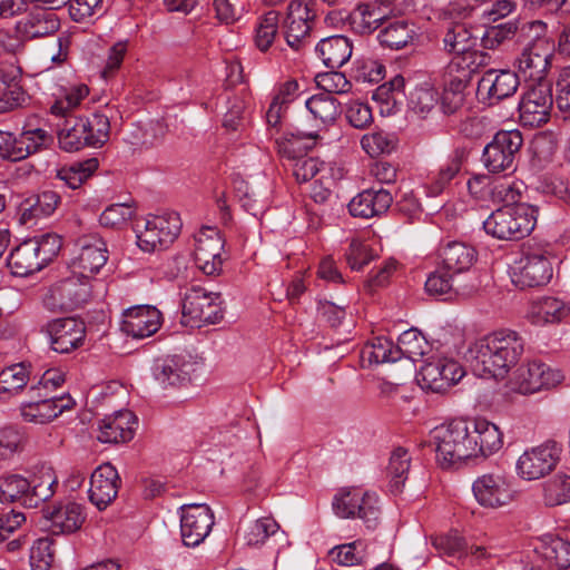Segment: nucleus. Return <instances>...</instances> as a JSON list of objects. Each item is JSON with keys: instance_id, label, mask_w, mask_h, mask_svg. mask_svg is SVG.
I'll return each instance as SVG.
<instances>
[{"instance_id": "25", "label": "nucleus", "mask_w": 570, "mask_h": 570, "mask_svg": "<svg viewBox=\"0 0 570 570\" xmlns=\"http://www.w3.org/2000/svg\"><path fill=\"white\" fill-rule=\"evenodd\" d=\"M554 42H539L537 46H527L519 58L517 67L524 78L541 80L546 77L554 53Z\"/></svg>"}, {"instance_id": "32", "label": "nucleus", "mask_w": 570, "mask_h": 570, "mask_svg": "<svg viewBox=\"0 0 570 570\" xmlns=\"http://www.w3.org/2000/svg\"><path fill=\"white\" fill-rule=\"evenodd\" d=\"M484 60L485 56L476 48L454 53L446 67V72L452 77L451 80L458 82L459 87H465L472 75L484 63Z\"/></svg>"}, {"instance_id": "47", "label": "nucleus", "mask_w": 570, "mask_h": 570, "mask_svg": "<svg viewBox=\"0 0 570 570\" xmlns=\"http://www.w3.org/2000/svg\"><path fill=\"white\" fill-rule=\"evenodd\" d=\"M537 549L549 563L560 569L570 568V541L547 537Z\"/></svg>"}, {"instance_id": "12", "label": "nucleus", "mask_w": 570, "mask_h": 570, "mask_svg": "<svg viewBox=\"0 0 570 570\" xmlns=\"http://www.w3.org/2000/svg\"><path fill=\"white\" fill-rule=\"evenodd\" d=\"M564 376L551 366L532 361L521 365L510 380L511 391L521 395H531L558 386Z\"/></svg>"}, {"instance_id": "52", "label": "nucleus", "mask_w": 570, "mask_h": 570, "mask_svg": "<svg viewBox=\"0 0 570 570\" xmlns=\"http://www.w3.org/2000/svg\"><path fill=\"white\" fill-rule=\"evenodd\" d=\"M30 481L19 474H10L0 478V502L12 503L20 501L24 505Z\"/></svg>"}, {"instance_id": "35", "label": "nucleus", "mask_w": 570, "mask_h": 570, "mask_svg": "<svg viewBox=\"0 0 570 570\" xmlns=\"http://www.w3.org/2000/svg\"><path fill=\"white\" fill-rule=\"evenodd\" d=\"M570 314V306L557 297H542L532 305L530 320L534 325L560 323Z\"/></svg>"}, {"instance_id": "8", "label": "nucleus", "mask_w": 570, "mask_h": 570, "mask_svg": "<svg viewBox=\"0 0 570 570\" xmlns=\"http://www.w3.org/2000/svg\"><path fill=\"white\" fill-rule=\"evenodd\" d=\"M220 295L200 286L188 288L183 298V320L186 325L202 327L223 320Z\"/></svg>"}, {"instance_id": "29", "label": "nucleus", "mask_w": 570, "mask_h": 570, "mask_svg": "<svg viewBox=\"0 0 570 570\" xmlns=\"http://www.w3.org/2000/svg\"><path fill=\"white\" fill-rule=\"evenodd\" d=\"M60 27L59 19L52 10L36 9L17 22V32L31 40L53 35Z\"/></svg>"}, {"instance_id": "27", "label": "nucleus", "mask_w": 570, "mask_h": 570, "mask_svg": "<svg viewBox=\"0 0 570 570\" xmlns=\"http://www.w3.org/2000/svg\"><path fill=\"white\" fill-rule=\"evenodd\" d=\"M136 425L137 420L131 411H118L100 421L97 439L102 443L128 442L134 438Z\"/></svg>"}, {"instance_id": "59", "label": "nucleus", "mask_w": 570, "mask_h": 570, "mask_svg": "<svg viewBox=\"0 0 570 570\" xmlns=\"http://www.w3.org/2000/svg\"><path fill=\"white\" fill-rule=\"evenodd\" d=\"M515 37L519 40V19H512L489 28L482 38V42L484 48L493 49Z\"/></svg>"}, {"instance_id": "9", "label": "nucleus", "mask_w": 570, "mask_h": 570, "mask_svg": "<svg viewBox=\"0 0 570 570\" xmlns=\"http://www.w3.org/2000/svg\"><path fill=\"white\" fill-rule=\"evenodd\" d=\"M109 252L105 239L96 232L77 237L69 263L71 273L92 277L107 264Z\"/></svg>"}, {"instance_id": "1", "label": "nucleus", "mask_w": 570, "mask_h": 570, "mask_svg": "<svg viewBox=\"0 0 570 570\" xmlns=\"http://www.w3.org/2000/svg\"><path fill=\"white\" fill-rule=\"evenodd\" d=\"M523 352L522 336L513 330L502 328L471 343L468 360L479 376L502 380L518 364Z\"/></svg>"}, {"instance_id": "36", "label": "nucleus", "mask_w": 570, "mask_h": 570, "mask_svg": "<svg viewBox=\"0 0 570 570\" xmlns=\"http://www.w3.org/2000/svg\"><path fill=\"white\" fill-rule=\"evenodd\" d=\"M67 407L68 404L62 399L46 397L22 404L21 415L27 422L45 424L56 419Z\"/></svg>"}, {"instance_id": "11", "label": "nucleus", "mask_w": 570, "mask_h": 570, "mask_svg": "<svg viewBox=\"0 0 570 570\" xmlns=\"http://www.w3.org/2000/svg\"><path fill=\"white\" fill-rule=\"evenodd\" d=\"M465 376L464 367L454 358L436 356L429 358L420 368L417 382L422 390L444 393Z\"/></svg>"}, {"instance_id": "15", "label": "nucleus", "mask_w": 570, "mask_h": 570, "mask_svg": "<svg viewBox=\"0 0 570 570\" xmlns=\"http://www.w3.org/2000/svg\"><path fill=\"white\" fill-rule=\"evenodd\" d=\"M512 281L521 287L543 286L552 278V265L541 249L525 252L512 267Z\"/></svg>"}, {"instance_id": "48", "label": "nucleus", "mask_w": 570, "mask_h": 570, "mask_svg": "<svg viewBox=\"0 0 570 570\" xmlns=\"http://www.w3.org/2000/svg\"><path fill=\"white\" fill-rule=\"evenodd\" d=\"M461 169V159L458 155L442 164L439 170L432 174L426 184V193L431 197L442 194Z\"/></svg>"}, {"instance_id": "57", "label": "nucleus", "mask_w": 570, "mask_h": 570, "mask_svg": "<svg viewBox=\"0 0 570 570\" xmlns=\"http://www.w3.org/2000/svg\"><path fill=\"white\" fill-rule=\"evenodd\" d=\"M443 43L445 50L454 55L474 49L478 38L473 37L463 24H454L445 33Z\"/></svg>"}, {"instance_id": "56", "label": "nucleus", "mask_w": 570, "mask_h": 570, "mask_svg": "<svg viewBox=\"0 0 570 570\" xmlns=\"http://www.w3.org/2000/svg\"><path fill=\"white\" fill-rule=\"evenodd\" d=\"M86 127V136L89 141V147L104 146L110 135V121L106 115L94 114L91 117H82Z\"/></svg>"}, {"instance_id": "53", "label": "nucleus", "mask_w": 570, "mask_h": 570, "mask_svg": "<svg viewBox=\"0 0 570 570\" xmlns=\"http://www.w3.org/2000/svg\"><path fill=\"white\" fill-rule=\"evenodd\" d=\"M293 176L299 184L316 179L330 169L325 163L314 157L299 156L288 163Z\"/></svg>"}, {"instance_id": "34", "label": "nucleus", "mask_w": 570, "mask_h": 570, "mask_svg": "<svg viewBox=\"0 0 570 570\" xmlns=\"http://www.w3.org/2000/svg\"><path fill=\"white\" fill-rule=\"evenodd\" d=\"M385 9H379L372 1L360 3L348 13L351 28L360 35L375 31L387 19Z\"/></svg>"}, {"instance_id": "37", "label": "nucleus", "mask_w": 570, "mask_h": 570, "mask_svg": "<svg viewBox=\"0 0 570 570\" xmlns=\"http://www.w3.org/2000/svg\"><path fill=\"white\" fill-rule=\"evenodd\" d=\"M88 95L89 88L86 83L76 82L62 86L55 94V101L50 107V111L55 116L66 117L69 112L80 107Z\"/></svg>"}, {"instance_id": "62", "label": "nucleus", "mask_w": 570, "mask_h": 570, "mask_svg": "<svg viewBox=\"0 0 570 570\" xmlns=\"http://www.w3.org/2000/svg\"><path fill=\"white\" fill-rule=\"evenodd\" d=\"M519 41H529L528 46L539 42H554L548 36V26L542 20H519Z\"/></svg>"}, {"instance_id": "2", "label": "nucleus", "mask_w": 570, "mask_h": 570, "mask_svg": "<svg viewBox=\"0 0 570 570\" xmlns=\"http://www.w3.org/2000/svg\"><path fill=\"white\" fill-rule=\"evenodd\" d=\"M62 246L61 237L47 233L23 240L8 257V266L17 276H28L41 271L57 257Z\"/></svg>"}, {"instance_id": "14", "label": "nucleus", "mask_w": 570, "mask_h": 570, "mask_svg": "<svg viewBox=\"0 0 570 570\" xmlns=\"http://www.w3.org/2000/svg\"><path fill=\"white\" fill-rule=\"evenodd\" d=\"M553 105L552 88L538 82L522 94L519 101V121L523 127H539L549 120Z\"/></svg>"}, {"instance_id": "61", "label": "nucleus", "mask_w": 570, "mask_h": 570, "mask_svg": "<svg viewBox=\"0 0 570 570\" xmlns=\"http://www.w3.org/2000/svg\"><path fill=\"white\" fill-rule=\"evenodd\" d=\"M361 146L370 157H377L383 154H390L394 149L395 144L389 134L374 131L362 137Z\"/></svg>"}, {"instance_id": "45", "label": "nucleus", "mask_w": 570, "mask_h": 570, "mask_svg": "<svg viewBox=\"0 0 570 570\" xmlns=\"http://www.w3.org/2000/svg\"><path fill=\"white\" fill-rule=\"evenodd\" d=\"M411 465V456L403 448L395 449L387 465L389 487L392 493H400L407 479Z\"/></svg>"}, {"instance_id": "33", "label": "nucleus", "mask_w": 570, "mask_h": 570, "mask_svg": "<svg viewBox=\"0 0 570 570\" xmlns=\"http://www.w3.org/2000/svg\"><path fill=\"white\" fill-rule=\"evenodd\" d=\"M316 52L327 68L337 69L350 60L352 42L345 36L327 37L317 43Z\"/></svg>"}, {"instance_id": "23", "label": "nucleus", "mask_w": 570, "mask_h": 570, "mask_svg": "<svg viewBox=\"0 0 570 570\" xmlns=\"http://www.w3.org/2000/svg\"><path fill=\"white\" fill-rule=\"evenodd\" d=\"M52 534H70L78 531L86 520L85 508L72 501L59 502L43 511Z\"/></svg>"}, {"instance_id": "63", "label": "nucleus", "mask_w": 570, "mask_h": 570, "mask_svg": "<svg viewBox=\"0 0 570 570\" xmlns=\"http://www.w3.org/2000/svg\"><path fill=\"white\" fill-rule=\"evenodd\" d=\"M376 255L377 254L371 248L370 244L358 239H352L345 254L348 266L355 271L362 269L372 259H374Z\"/></svg>"}, {"instance_id": "7", "label": "nucleus", "mask_w": 570, "mask_h": 570, "mask_svg": "<svg viewBox=\"0 0 570 570\" xmlns=\"http://www.w3.org/2000/svg\"><path fill=\"white\" fill-rule=\"evenodd\" d=\"M333 510L340 518H358L367 529H375L381 518L376 493L351 488L342 489L333 499Z\"/></svg>"}, {"instance_id": "38", "label": "nucleus", "mask_w": 570, "mask_h": 570, "mask_svg": "<svg viewBox=\"0 0 570 570\" xmlns=\"http://www.w3.org/2000/svg\"><path fill=\"white\" fill-rule=\"evenodd\" d=\"M415 37L413 24L405 20H395L380 31L377 39L383 47L400 50L412 43Z\"/></svg>"}, {"instance_id": "44", "label": "nucleus", "mask_w": 570, "mask_h": 570, "mask_svg": "<svg viewBox=\"0 0 570 570\" xmlns=\"http://www.w3.org/2000/svg\"><path fill=\"white\" fill-rule=\"evenodd\" d=\"M278 28L279 13L275 10H269L257 18L254 43L259 51L266 52L272 47L278 36Z\"/></svg>"}, {"instance_id": "17", "label": "nucleus", "mask_w": 570, "mask_h": 570, "mask_svg": "<svg viewBox=\"0 0 570 570\" xmlns=\"http://www.w3.org/2000/svg\"><path fill=\"white\" fill-rule=\"evenodd\" d=\"M196 363L187 355H167L155 360L151 366L154 381L163 390L178 389L190 381Z\"/></svg>"}, {"instance_id": "39", "label": "nucleus", "mask_w": 570, "mask_h": 570, "mask_svg": "<svg viewBox=\"0 0 570 570\" xmlns=\"http://www.w3.org/2000/svg\"><path fill=\"white\" fill-rule=\"evenodd\" d=\"M363 364L373 365L400 360L396 345L386 337H375L367 342L361 351Z\"/></svg>"}, {"instance_id": "43", "label": "nucleus", "mask_w": 570, "mask_h": 570, "mask_svg": "<svg viewBox=\"0 0 570 570\" xmlns=\"http://www.w3.org/2000/svg\"><path fill=\"white\" fill-rule=\"evenodd\" d=\"M60 202L59 195L53 190H45L35 198L22 204L21 219L28 223L32 218L50 216Z\"/></svg>"}, {"instance_id": "31", "label": "nucleus", "mask_w": 570, "mask_h": 570, "mask_svg": "<svg viewBox=\"0 0 570 570\" xmlns=\"http://www.w3.org/2000/svg\"><path fill=\"white\" fill-rule=\"evenodd\" d=\"M440 265L456 275L470 269L475 261V250L461 242H449L439 250Z\"/></svg>"}, {"instance_id": "60", "label": "nucleus", "mask_w": 570, "mask_h": 570, "mask_svg": "<svg viewBox=\"0 0 570 570\" xmlns=\"http://www.w3.org/2000/svg\"><path fill=\"white\" fill-rule=\"evenodd\" d=\"M136 208L128 203L112 204L108 206L99 217L104 227L121 228L134 217Z\"/></svg>"}, {"instance_id": "16", "label": "nucleus", "mask_w": 570, "mask_h": 570, "mask_svg": "<svg viewBox=\"0 0 570 570\" xmlns=\"http://www.w3.org/2000/svg\"><path fill=\"white\" fill-rule=\"evenodd\" d=\"M224 239L216 227L204 226L195 235L194 258L206 275L218 274L223 268Z\"/></svg>"}, {"instance_id": "54", "label": "nucleus", "mask_w": 570, "mask_h": 570, "mask_svg": "<svg viewBox=\"0 0 570 570\" xmlns=\"http://www.w3.org/2000/svg\"><path fill=\"white\" fill-rule=\"evenodd\" d=\"M426 346L424 336L416 328H410L399 336L396 350L400 360L404 356L415 361L424 355Z\"/></svg>"}, {"instance_id": "13", "label": "nucleus", "mask_w": 570, "mask_h": 570, "mask_svg": "<svg viewBox=\"0 0 570 570\" xmlns=\"http://www.w3.org/2000/svg\"><path fill=\"white\" fill-rule=\"evenodd\" d=\"M523 144L519 130L499 131L485 146L483 164L490 173H502L513 168L517 154Z\"/></svg>"}, {"instance_id": "10", "label": "nucleus", "mask_w": 570, "mask_h": 570, "mask_svg": "<svg viewBox=\"0 0 570 570\" xmlns=\"http://www.w3.org/2000/svg\"><path fill=\"white\" fill-rule=\"evenodd\" d=\"M562 446L548 440L539 445L527 449L517 460L515 472L525 481H534L551 473L558 465Z\"/></svg>"}, {"instance_id": "58", "label": "nucleus", "mask_w": 570, "mask_h": 570, "mask_svg": "<svg viewBox=\"0 0 570 570\" xmlns=\"http://www.w3.org/2000/svg\"><path fill=\"white\" fill-rule=\"evenodd\" d=\"M29 381V371L23 364H14L0 372V392L14 394Z\"/></svg>"}, {"instance_id": "18", "label": "nucleus", "mask_w": 570, "mask_h": 570, "mask_svg": "<svg viewBox=\"0 0 570 570\" xmlns=\"http://www.w3.org/2000/svg\"><path fill=\"white\" fill-rule=\"evenodd\" d=\"M180 534L185 546L197 547L210 533L214 514L204 503H191L180 508Z\"/></svg>"}, {"instance_id": "41", "label": "nucleus", "mask_w": 570, "mask_h": 570, "mask_svg": "<svg viewBox=\"0 0 570 570\" xmlns=\"http://www.w3.org/2000/svg\"><path fill=\"white\" fill-rule=\"evenodd\" d=\"M299 95V85L296 80H288L281 85L266 112L267 124L272 127H276L281 121L283 111L291 102L296 100Z\"/></svg>"}, {"instance_id": "49", "label": "nucleus", "mask_w": 570, "mask_h": 570, "mask_svg": "<svg viewBox=\"0 0 570 570\" xmlns=\"http://www.w3.org/2000/svg\"><path fill=\"white\" fill-rule=\"evenodd\" d=\"M97 168L98 160L90 158L58 169L57 178L62 180L69 188L76 189L80 187Z\"/></svg>"}, {"instance_id": "40", "label": "nucleus", "mask_w": 570, "mask_h": 570, "mask_svg": "<svg viewBox=\"0 0 570 570\" xmlns=\"http://www.w3.org/2000/svg\"><path fill=\"white\" fill-rule=\"evenodd\" d=\"M52 142V136L42 128L23 130L19 137H16V153L13 160H21L29 155L39 151Z\"/></svg>"}, {"instance_id": "4", "label": "nucleus", "mask_w": 570, "mask_h": 570, "mask_svg": "<svg viewBox=\"0 0 570 570\" xmlns=\"http://www.w3.org/2000/svg\"><path fill=\"white\" fill-rule=\"evenodd\" d=\"M471 491L475 502L485 510L507 508L519 498L513 479L500 470L478 475L472 482Z\"/></svg>"}, {"instance_id": "6", "label": "nucleus", "mask_w": 570, "mask_h": 570, "mask_svg": "<svg viewBox=\"0 0 570 570\" xmlns=\"http://www.w3.org/2000/svg\"><path fill=\"white\" fill-rule=\"evenodd\" d=\"M180 229L181 220L175 212L148 215L136 222L137 245L148 253L165 248L174 243Z\"/></svg>"}, {"instance_id": "46", "label": "nucleus", "mask_w": 570, "mask_h": 570, "mask_svg": "<svg viewBox=\"0 0 570 570\" xmlns=\"http://www.w3.org/2000/svg\"><path fill=\"white\" fill-rule=\"evenodd\" d=\"M305 107L315 120L322 124H331L340 115V104L327 94H321L309 97L305 100Z\"/></svg>"}, {"instance_id": "3", "label": "nucleus", "mask_w": 570, "mask_h": 570, "mask_svg": "<svg viewBox=\"0 0 570 570\" xmlns=\"http://www.w3.org/2000/svg\"><path fill=\"white\" fill-rule=\"evenodd\" d=\"M535 226L534 210L527 204L503 206L484 222L487 234L498 239L518 240L528 236Z\"/></svg>"}, {"instance_id": "22", "label": "nucleus", "mask_w": 570, "mask_h": 570, "mask_svg": "<svg viewBox=\"0 0 570 570\" xmlns=\"http://www.w3.org/2000/svg\"><path fill=\"white\" fill-rule=\"evenodd\" d=\"M120 483L118 471L112 464H100L90 475V502L99 510L106 509L117 498Z\"/></svg>"}, {"instance_id": "19", "label": "nucleus", "mask_w": 570, "mask_h": 570, "mask_svg": "<svg viewBox=\"0 0 570 570\" xmlns=\"http://www.w3.org/2000/svg\"><path fill=\"white\" fill-rule=\"evenodd\" d=\"M52 351L68 354L82 346L86 337L85 323L75 317L55 318L45 326Z\"/></svg>"}, {"instance_id": "30", "label": "nucleus", "mask_w": 570, "mask_h": 570, "mask_svg": "<svg viewBox=\"0 0 570 570\" xmlns=\"http://www.w3.org/2000/svg\"><path fill=\"white\" fill-rule=\"evenodd\" d=\"M92 277H85L78 273L57 283L52 289L55 296L60 299L62 306L73 308L86 303L92 291Z\"/></svg>"}, {"instance_id": "55", "label": "nucleus", "mask_w": 570, "mask_h": 570, "mask_svg": "<svg viewBox=\"0 0 570 570\" xmlns=\"http://www.w3.org/2000/svg\"><path fill=\"white\" fill-rule=\"evenodd\" d=\"M333 560L344 567L362 564L366 558V543L355 540L350 543L336 546L331 550Z\"/></svg>"}, {"instance_id": "21", "label": "nucleus", "mask_w": 570, "mask_h": 570, "mask_svg": "<svg viewBox=\"0 0 570 570\" xmlns=\"http://www.w3.org/2000/svg\"><path fill=\"white\" fill-rule=\"evenodd\" d=\"M163 316L158 308L151 305H136L122 313L121 331L136 340L154 335L161 326Z\"/></svg>"}, {"instance_id": "64", "label": "nucleus", "mask_w": 570, "mask_h": 570, "mask_svg": "<svg viewBox=\"0 0 570 570\" xmlns=\"http://www.w3.org/2000/svg\"><path fill=\"white\" fill-rule=\"evenodd\" d=\"M345 117L352 127L361 130L366 129L373 122L372 108L368 104L360 100H353L347 104Z\"/></svg>"}, {"instance_id": "26", "label": "nucleus", "mask_w": 570, "mask_h": 570, "mask_svg": "<svg viewBox=\"0 0 570 570\" xmlns=\"http://www.w3.org/2000/svg\"><path fill=\"white\" fill-rule=\"evenodd\" d=\"M393 203L391 193L384 188L365 189L348 203V212L353 217L368 219L386 213Z\"/></svg>"}, {"instance_id": "20", "label": "nucleus", "mask_w": 570, "mask_h": 570, "mask_svg": "<svg viewBox=\"0 0 570 570\" xmlns=\"http://www.w3.org/2000/svg\"><path fill=\"white\" fill-rule=\"evenodd\" d=\"M316 17L314 0H292L284 22L285 39L289 47L298 50L308 37Z\"/></svg>"}, {"instance_id": "5", "label": "nucleus", "mask_w": 570, "mask_h": 570, "mask_svg": "<svg viewBox=\"0 0 570 570\" xmlns=\"http://www.w3.org/2000/svg\"><path fill=\"white\" fill-rule=\"evenodd\" d=\"M436 460L443 468L473 459L470 423L453 420L435 429Z\"/></svg>"}, {"instance_id": "50", "label": "nucleus", "mask_w": 570, "mask_h": 570, "mask_svg": "<svg viewBox=\"0 0 570 570\" xmlns=\"http://www.w3.org/2000/svg\"><path fill=\"white\" fill-rule=\"evenodd\" d=\"M279 524L269 517H262L247 525L244 531V541L248 547L263 546L268 538L277 534Z\"/></svg>"}, {"instance_id": "24", "label": "nucleus", "mask_w": 570, "mask_h": 570, "mask_svg": "<svg viewBox=\"0 0 570 570\" xmlns=\"http://www.w3.org/2000/svg\"><path fill=\"white\" fill-rule=\"evenodd\" d=\"M519 77L510 70L490 69L478 83V94L490 105L513 96L519 87Z\"/></svg>"}, {"instance_id": "28", "label": "nucleus", "mask_w": 570, "mask_h": 570, "mask_svg": "<svg viewBox=\"0 0 570 570\" xmlns=\"http://www.w3.org/2000/svg\"><path fill=\"white\" fill-rule=\"evenodd\" d=\"M473 459L488 458L503 446V433L492 422L484 419L470 423Z\"/></svg>"}, {"instance_id": "42", "label": "nucleus", "mask_w": 570, "mask_h": 570, "mask_svg": "<svg viewBox=\"0 0 570 570\" xmlns=\"http://www.w3.org/2000/svg\"><path fill=\"white\" fill-rule=\"evenodd\" d=\"M86 134V127L82 117L67 119L63 127L58 132V142L65 151H78L83 147H89Z\"/></svg>"}, {"instance_id": "51", "label": "nucleus", "mask_w": 570, "mask_h": 570, "mask_svg": "<svg viewBox=\"0 0 570 570\" xmlns=\"http://www.w3.org/2000/svg\"><path fill=\"white\" fill-rule=\"evenodd\" d=\"M543 502L557 507L570 502V475L558 473L543 484Z\"/></svg>"}]
</instances>
